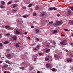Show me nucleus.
<instances>
[{
	"label": "nucleus",
	"instance_id": "obj_1",
	"mask_svg": "<svg viewBox=\"0 0 73 73\" xmlns=\"http://www.w3.org/2000/svg\"><path fill=\"white\" fill-rule=\"evenodd\" d=\"M60 44L62 45H66V40H63L62 41L60 42Z\"/></svg>",
	"mask_w": 73,
	"mask_h": 73
},
{
	"label": "nucleus",
	"instance_id": "obj_2",
	"mask_svg": "<svg viewBox=\"0 0 73 73\" xmlns=\"http://www.w3.org/2000/svg\"><path fill=\"white\" fill-rule=\"evenodd\" d=\"M45 15H46V13L44 11H43L41 13V14H40V16L42 17L44 16Z\"/></svg>",
	"mask_w": 73,
	"mask_h": 73
},
{
	"label": "nucleus",
	"instance_id": "obj_3",
	"mask_svg": "<svg viewBox=\"0 0 73 73\" xmlns=\"http://www.w3.org/2000/svg\"><path fill=\"white\" fill-rule=\"evenodd\" d=\"M56 23H57V24H58V25H61V24L63 23V22H62L57 21L56 22Z\"/></svg>",
	"mask_w": 73,
	"mask_h": 73
},
{
	"label": "nucleus",
	"instance_id": "obj_4",
	"mask_svg": "<svg viewBox=\"0 0 73 73\" xmlns=\"http://www.w3.org/2000/svg\"><path fill=\"white\" fill-rule=\"evenodd\" d=\"M8 66V65H7V64H5L3 65V66H2V68H7Z\"/></svg>",
	"mask_w": 73,
	"mask_h": 73
},
{
	"label": "nucleus",
	"instance_id": "obj_5",
	"mask_svg": "<svg viewBox=\"0 0 73 73\" xmlns=\"http://www.w3.org/2000/svg\"><path fill=\"white\" fill-rule=\"evenodd\" d=\"M6 57H7V58H11V54H7Z\"/></svg>",
	"mask_w": 73,
	"mask_h": 73
},
{
	"label": "nucleus",
	"instance_id": "obj_6",
	"mask_svg": "<svg viewBox=\"0 0 73 73\" xmlns=\"http://www.w3.org/2000/svg\"><path fill=\"white\" fill-rule=\"evenodd\" d=\"M69 23L70 25H73V20H70L69 21Z\"/></svg>",
	"mask_w": 73,
	"mask_h": 73
},
{
	"label": "nucleus",
	"instance_id": "obj_7",
	"mask_svg": "<svg viewBox=\"0 0 73 73\" xmlns=\"http://www.w3.org/2000/svg\"><path fill=\"white\" fill-rule=\"evenodd\" d=\"M54 57L55 58H59V56L57 54H55L54 55Z\"/></svg>",
	"mask_w": 73,
	"mask_h": 73
},
{
	"label": "nucleus",
	"instance_id": "obj_8",
	"mask_svg": "<svg viewBox=\"0 0 73 73\" xmlns=\"http://www.w3.org/2000/svg\"><path fill=\"white\" fill-rule=\"evenodd\" d=\"M40 46H41L39 44L37 45L36 48L37 49L38 48V49H40Z\"/></svg>",
	"mask_w": 73,
	"mask_h": 73
},
{
	"label": "nucleus",
	"instance_id": "obj_9",
	"mask_svg": "<svg viewBox=\"0 0 73 73\" xmlns=\"http://www.w3.org/2000/svg\"><path fill=\"white\" fill-rule=\"evenodd\" d=\"M1 3L2 5H5V2L3 1H1Z\"/></svg>",
	"mask_w": 73,
	"mask_h": 73
},
{
	"label": "nucleus",
	"instance_id": "obj_10",
	"mask_svg": "<svg viewBox=\"0 0 73 73\" xmlns=\"http://www.w3.org/2000/svg\"><path fill=\"white\" fill-rule=\"evenodd\" d=\"M13 39L15 41H16V39H17V38L16 36H13Z\"/></svg>",
	"mask_w": 73,
	"mask_h": 73
},
{
	"label": "nucleus",
	"instance_id": "obj_11",
	"mask_svg": "<svg viewBox=\"0 0 73 73\" xmlns=\"http://www.w3.org/2000/svg\"><path fill=\"white\" fill-rule=\"evenodd\" d=\"M19 43H17L16 44H15V46L16 47H19Z\"/></svg>",
	"mask_w": 73,
	"mask_h": 73
},
{
	"label": "nucleus",
	"instance_id": "obj_12",
	"mask_svg": "<svg viewBox=\"0 0 73 73\" xmlns=\"http://www.w3.org/2000/svg\"><path fill=\"white\" fill-rule=\"evenodd\" d=\"M56 33H57V30H54V31L53 32V34H55Z\"/></svg>",
	"mask_w": 73,
	"mask_h": 73
},
{
	"label": "nucleus",
	"instance_id": "obj_13",
	"mask_svg": "<svg viewBox=\"0 0 73 73\" xmlns=\"http://www.w3.org/2000/svg\"><path fill=\"white\" fill-rule=\"evenodd\" d=\"M16 33L17 34V35H18L19 34H20V32L17 31V30H16Z\"/></svg>",
	"mask_w": 73,
	"mask_h": 73
},
{
	"label": "nucleus",
	"instance_id": "obj_14",
	"mask_svg": "<svg viewBox=\"0 0 73 73\" xmlns=\"http://www.w3.org/2000/svg\"><path fill=\"white\" fill-rule=\"evenodd\" d=\"M34 69V67L33 66H30V70H32V69Z\"/></svg>",
	"mask_w": 73,
	"mask_h": 73
},
{
	"label": "nucleus",
	"instance_id": "obj_15",
	"mask_svg": "<svg viewBox=\"0 0 73 73\" xmlns=\"http://www.w3.org/2000/svg\"><path fill=\"white\" fill-rule=\"evenodd\" d=\"M17 7V4H14L13 5V8H15V7Z\"/></svg>",
	"mask_w": 73,
	"mask_h": 73
},
{
	"label": "nucleus",
	"instance_id": "obj_16",
	"mask_svg": "<svg viewBox=\"0 0 73 73\" xmlns=\"http://www.w3.org/2000/svg\"><path fill=\"white\" fill-rule=\"evenodd\" d=\"M68 13L69 15H70L71 14V10H68Z\"/></svg>",
	"mask_w": 73,
	"mask_h": 73
},
{
	"label": "nucleus",
	"instance_id": "obj_17",
	"mask_svg": "<svg viewBox=\"0 0 73 73\" xmlns=\"http://www.w3.org/2000/svg\"><path fill=\"white\" fill-rule=\"evenodd\" d=\"M46 66L47 67H49L51 66L50 65V64H46Z\"/></svg>",
	"mask_w": 73,
	"mask_h": 73
},
{
	"label": "nucleus",
	"instance_id": "obj_18",
	"mask_svg": "<svg viewBox=\"0 0 73 73\" xmlns=\"http://www.w3.org/2000/svg\"><path fill=\"white\" fill-rule=\"evenodd\" d=\"M35 31H36V33H38V32H39V31H40L39 30H38V29H36Z\"/></svg>",
	"mask_w": 73,
	"mask_h": 73
},
{
	"label": "nucleus",
	"instance_id": "obj_19",
	"mask_svg": "<svg viewBox=\"0 0 73 73\" xmlns=\"http://www.w3.org/2000/svg\"><path fill=\"white\" fill-rule=\"evenodd\" d=\"M39 7L38 6H36L35 7V10H38L39 9Z\"/></svg>",
	"mask_w": 73,
	"mask_h": 73
},
{
	"label": "nucleus",
	"instance_id": "obj_20",
	"mask_svg": "<svg viewBox=\"0 0 73 73\" xmlns=\"http://www.w3.org/2000/svg\"><path fill=\"white\" fill-rule=\"evenodd\" d=\"M45 61H49V58H45Z\"/></svg>",
	"mask_w": 73,
	"mask_h": 73
},
{
	"label": "nucleus",
	"instance_id": "obj_21",
	"mask_svg": "<svg viewBox=\"0 0 73 73\" xmlns=\"http://www.w3.org/2000/svg\"><path fill=\"white\" fill-rule=\"evenodd\" d=\"M9 43V42L8 41H6L4 42L5 44H7Z\"/></svg>",
	"mask_w": 73,
	"mask_h": 73
},
{
	"label": "nucleus",
	"instance_id": "obj_22",
	"mask_svg": "<svg viewBox=\"0 0 73 73\" xmlns=\"http://www.w3.org/2000/svg\"><path fill=\"white\" fill-rule=\"evenodd\" d=\"M5 62H6V63H7V64H10V62H9V60H8L5 61Z\"/></svg>",
	"mask_w": 73,
	"mask_h": 73
},
{
	"label": "nucleus",
	"instance_id": "obj_23",
	"mask_svg": "<svg viewBox=\"0 0 73 73\" xmlns=\"http://www.w3.org/2000/svg\"><path fill=\"white\" fill-rule=\"evenodd\" d=\"M0 8H5V6H4L3 5H1L0 6Z\"/></svg>",
	"mask_w": 73,
	"mask_h": 73
},
{
	"label": "nucleus",
	"instance_id": "obj_24",
	"mask_svg": "<svg viewBox=\"0 0 73 73\" xmlns=\"http://www.w3.org/2000/svg\"><path fill=\"white\" fill-rule=\"evenodd\" d=\"M67 61L68 62H71L72 61V59H68L67 60Z\"/></svg>",
	"mask_w": 73,
	"mask_h": 73
},
{
	"label": "nucleus",
	"instance_id": "obj_25",
	"mask_svg": "<svg viewBox=\"0 0 73 73\" xmlns=\"http://www.w3.org/2000/svg\"><path fill=\"white\" fill-rule=\"evenodd\" d=\"M50 51V49L49 48H48L47 49H46V51L45 52H49V51Z\"/></svg>",
	"mask_w": 73,
	"mask_h": 73
},
{
	"label": "nucleus",
	"instance_id": "obj_26",
	"mask_svg": "<svg viewBox=\"0 0 73 73\" xmlns=\"http://www.w3.org/2000/svg\"><path fill=\"white\" fill-rule=\"evenodd\" d=\"M9 27V26H5V28L6 29H7V28H8Z\"/></svg>",
	"mask_w": 73,
	"mask_h": 73
},
{
	"label": "nucleus",
	"instance_id": "obj_27",
	"mask_svg": "<svg viewBox=\"0 0 73 73\" xmlns=\"http://www.w3.org/2000/svg\"><path fill=\"white\" fill-rule=\"evenodd\" d=\"M54 10H57V8H56L55 7H54L52 8Z\"/></svg>",
	"mask_w": 73,
	"mask_h": 73
},
{
	"label": "nucleus",
	"instance_id": "obj_28",
	"mask_svg": "<svg viewBox=\"0 0 73 73\" xmlns=\"http://www.w3.org/2000/svg\"><path fill=\"white\" fill-rule=\"evenodd\" d=\"M32 3L29 4V5H28V7H32Z\"/></svg>",
	"mask_w": 73,
	"mask_h": 73
},
{
	"label": "nucleus",
	"instance_id": "obj_29",
	"mask_svg": "<svg viewBox=\"0 0 73 73\" xmlns=\"http://www.w3.org/2000/svg\"><path fill=\"white\" fill-rule=\"evenodd\" d=\"M52 70L53 72H55L56 71V69L54 68H52Z\"/></svg>",
	"mask_w": 73,
	"mask_h": 73
},
{
	"label": "nucleus",
	"instance_id": "obj_30",
	"mask_svg": "<svg viewBox=\"0 0 73 73\" xmlns=\"http://www.w3.org/2000/svg\"><path fill=\"white\" fill-rule=\"evenodd\" d=\"M6 36H10V34H7L6 35Z\"/></svg>",
	"mask_w": 73,
	"mask_h": 73
},
{
	"label": "nucleus",
	"instance_id": "obj_31",
	"mask_svg": "<svg viewBox=\"0 0 73 73\" xmlns=\"http://www.w3.org/2000/svg\"><path fill=\"white\" fill-rule=\"evenodd\" d=\"M53 22L51 21V22H49V24H53Z\"/></svg>",
	"mask_w": 73,
	"mask_h": 73
},
{
	"label": "nucleus",
	"instance_id": "obj_32",
	"mask_svg": "<svg viewBox=\"0 0 73 73\" xmlns=\"http://www.w3.org/2000/svg\"><path fill=\"white\" fill-rule=\"evenodd\" d=\"M64 31H67V32H69V30L68 29H64Z\"/></svg>",
	"mask_w": 73,
	"mask_h": 73
},
{
	"label": "nucleus",
	"instance_id": "obj_33",
	"mask_svg": "<svg viewBox=\"0 0 73 73\" xmlns=\"http://www.w3.org/2000/svg\"><path fill=\"white\" fill-rule=\"evenodd\" d=\"M70 9L73 11V7H71L70 8Z\"/></svg>",
	"mask_w": 73,
	"mask_h": 73
},
{
	"label": "nucleus",
	"instance_id": "obj_34",
	"mask_svg": "<svg viewBox=\"0 0 73 73\" xmlns=\"http://www.w3.org/2000/svg\"><path fill=\"white\" fill-rule=\"evenodd\" d=\"M3 45L2 43H0V46H3Z\"/></svg>",
	"mask_w": 73,
	"mask_h": 73
},
{
	"label": "nucleus",
	"instance_id": "obj_35",
	"mask_svg": "<svg viewBox=\"0 0 73 73\" xmlns=\"http://www.w3.org/2000/svg\"><path fill=\"white\" fill-rule=\"evenodd\" d=\"M22 8L24 9H26V7H22Z\"/></svg>",
	"mask_w": 73,
	"mask_h": 73
},
{
	"label": "nucleus",
	"instance_id": "obj_36",
	"mask_svg": "<svg viewBox=\"0 0 73 73\" xmlns=\"http://www.w3.org/2000/svg\"><path fill=\"white\" fill-rule=\"evenodd\" d=\"M36 13H35L33 14V16H36Z\"/></svg>",
	"mask_w": 73,
	"mask_h": 73
},
{
	"label": "nucleus",
	"instance_id": "obj_37",
	"mask_svg": "<svg viewBox=\"0 0 73 73\" xmlns=\"http://www.w3.org/2000/svg\"><path fill=\"white\" fill-rule=\"evenodd\" d=\"M70 56L71 57H73V55L72 54H70Z\"/></svg>",
	"mask_w": 73,
	"mask_h": 73
},
{
	"label": "nucleus",
	"instance_id": "obj_38",
	"mask_svg": "<svg viewBox=\"0 0 73 73\" xmlns=\"http://www.w3.org/2000/svg\"><path fill=\"white\" fill-rule=\"evenodd\" d=\"M53 43H54V45H55L56 44V42H55V41H53Z\"/></svg>",
	"mask_w": 73,
	"mask_h": 73
},
{
	"label": "nucleus",
	"instance_id": "obj_39",
	"mask_svg": "<svg viewBox=\"0 0 73 73\" xmlns=\"http://www.w3.org/2000/svg\"><path fill=\"white\" fill-rule=\"evenodd\" d=\"M27 38H28V39H29V40H30V39H31V38H30V37H27Z\"/></svg>",
	"mask_w": 73,
	"mask_h": 73
},
{
	"label": "nucleus",
	"instance_id": "obj_40",
	"mask_svg": "<svg viewBox=\"0 0 73 73\" xmlns=\"http://www.w3.org/2000/svg\"><path fill=\"white\" fill-rule=\"evenodd\" d=\"M31 28H34V26L33 25H32L31 26Z\"/></svg>",
	"mask_w": 73,
	"mask_h": 73
},
{
	"label": "nucleus",
	"instance_id": "obj_41",
	"mask_svg": "<svg viewBox=\"0 0 73 73\" xmlns=\"http://www.w3.org/2000/svg\"><path fill=\"white\" fill-rule=\"evenodd\" d=\"M38 54H39V56H41L42 55V54L41 53H39Z\"/></svg>",
	"mask_w": 73,
	"mask_h": 73
},
{
	"label": "nucleus",
	"instance_id": "obj_42",
	"mask_svg": "<svg viewBox=\"0 0 73 73\" xmlns=\"http://www.w3.org/2000/svg\"><path fill=\"white\" fill-rule=\"evenodd\" d=\"M49 9H50V11H52V10H53V8H49Z\"/></svg>",
	"mask_w": 73,
	"mask_h": 73
},
{
	"label": "nucleus",
	"instance_id": "obj_43",
	"mask_svg": "<svg viewBox=\"0 0 73 73\" xmlns=\"http://www.w3.org/2000/svg\"><path fill=\"white\" fill-rule=\"evenodd\" d=\"M27 33H27V32H25L24 34H25V35H27Z\"/></svg>",
	"mask_w": 73,
	"mask_h": 73
},
{
	"label": "nucleus",
	"instance_id": "obj_44",
	"mask_svg": "<svg viewBox=\"0 0 73 73\" xmlns=\"http://www.w3.org/2000/svg\"><path fill=\"white\" fill-rule=\"evenodd\" d=\"M11 3V1L10 2H9L8 3V4H10Z\"/></svg>",
	"mask_w": 73,
	"mask_h": 73
},
{
	"label": "nucleus",
	"instance_id": "obj_45",
	"mask_svg": "<svg viewBox=\"0 0 73 73\" xmlns=\"http://www.w3.org/2000/svg\"><path fill=\"white\" fill-rule=\"evenodd\" d=\"M9 50H10L9 49H7L6 50V51L7 52H9Z\"/></svg>",
	"mask_w": 73,
	"mask_h": 73
},
{
	"label": "nucleus",
	"instance_id": "obj_46",
	"mask_svg": "<svg viewBox=\"0 0 73 73\" xmlns=\"http://www.w3.org/2000/svg\"><path fill=\"white\" fill-rule=\"evenodd\" d=\"M49 20H47L46 21V23H48V22H49Z\"/></svg>",
	"mask_w": 73,
	"mask_h": 73
},
{
	"label": "nucleus",
	"instance_id": "obj_47",
	"mask_svg": "<svg viewBox=\"0 0 73 73\" xmlns=\"http://www.w3.org/2000/svg\"><path fill=\"white\" fill-rule=\"evenodd\" d=\"M23 17H24V18H26V17H26V16H25V15H24V16H23Z\"/></svg>",
	"mask_w": 73,
	"mask_h": 73
},
{
	"label": "nucleus",
	"instance_id": "obj_48",
	"mask_svg": "<svg viewBox=\"0 0 73 73\" xmlns=\"http://www.w3.org/2000/svg\"><path fill=\"white\" fill-rule=\"evenodd\" d=\"M17 22H18V23H21V21H19V20L17 21Z\"/></svg>",
	"mask_w": 73,
	"mask_h": 73
},
{
	"label": "nucleus",
	"instance_id": "obj_49",
	"mask_svg": "<svg viewBox=\"0 0 73 73\" xmlns=\"http://www.w3.org/2000/svg\"><path fill=\"white\" fill-rule=\"evenodd\" d=\"M54 25H58L57 24V23H54Z\"/></svg>",
	"mask_w": 73,
	"mask_h": 73
},
{
	"label": "nucleus",
	"instance_id": "obj_50",
	"mask_svg": "<svg viewBox=\"0 0 73 73\" xmlns=\"http://www.w3.org/2000/svg\"><path fill=\"white\" fill-rule=\"evenodd\" d=\"M57 16L58 17H59V16H60V14H57Z\"/></svg>",
	"mask_w": 73,
	"mask_h": 73
},
{
	"label": "nucleus",
	"instance_id": "obj_51",
	"mask_svg": "<svg viewBox=\"0 0 73 73\" xmlns=\"http://www.w3.org/2000/svg\"><path fill=\"white\" fill-rule=\"evenodd\" d=\"M46 46L47 47H49V45L48 44H47L46 45Z\"/></svg>",
	"mask_w": 73,
	"mask_h": 73
},
{
	"label": "nucleus",
	"instance_id": "obj_52",
	"mask_svg": "<svg viewBox=\"0 0 73 73\" xmlns=\"http://www.w3.org/2000/svg\"><path fill=\"white\" fill-rule=\"evenodd\" d=\"M36 40H37V41H38L39 40V39H38V38H36Z\"/></svg>",
	"mask_w": 73,
	"mask_h": 73
},
{
	"label": "nucleus",
	"instance_id": "obj_53",
	"mask_svg": "<svg viewBox=\"0 0 73 73\" xmlns=\"http://www.w3.org/2000/svg\"><path fill=\"white\" fill-rule=\"evenodd\" d=\"M3 62V61H0V64H1Z\"/></svg>",
	"mask_w": 73,
	"mask_h": 73
},
{
	"label": "nucleus",
	"instance_id": "obj_54",
	"mask_svg": "<svg viewBox=\"0 0 73 73\" xmlns=\"http://www.w3.org/2000/svg\"><path fill=\"white\" fill-rule=\"evenodd\" d=\"M37 73H40V72L39 71H38L37 72Z\"/></svg>",
	"mask_w": 73,
	"mask_h": 73
},
{
	"label": "nucleus",
	"instance_id": "obj_55",
	"mask_svg": "<svg viewBox=\"0 0 73 73\" xmlns=\"http://www.w3.org/2000/svg\"><path fill=\"white\" fill-rule=\"evenodd\" d=\"M22 64H23V65L24 64H25V62H23L22 63Z\"/></svg>",
	"mask_w": 73,
	"mask_h": 73
},
{
	"label": "nucleus",
	"instance_id": "obj_56",
	"mask_svg": "<svg viewBox=\"0 0 73 73\" xmlns=\"http://www.w3.org/2000/svg\"><path fill=\"white\" fill-rule=\"evenodd\" d=\"M52 47L53 48H55V46H52Z\"/></svg>",
	"mask_w": 73,
	"mask_h": 73
},
{
	"label": "nucleus",
	"instance_id": "obj_57",
	"mask_svg": "<svg viewBox=\"0 0 73 73\" xmlns=\"http://www.w3.org/2000/svg\"><path fill=\"white\" fill-rule=\"evenodd\" d=\"M13 12H15V10H13Z\"/></svg>",
	"mask_w": 73,
	"mask_h": 73
},
{
	"label": "nucleus",
	"instance_id": "obj_58",
	"mask_svg": "<svg viewBox=\"0 0 73 73\" xmlns=\"http://www.w3.org/2000/svg\"><path fill=\"white\" fill-rule=\"evenodd\" d=\"M37 50V48H35V49H34L35 50Z\"/></svg>",
	"mask_w": 73,
	"mask_h": 73
},
{
	"label": "nucleus",
	"instance_id": "obj_59",
	"mask_svg": "<svg viewBox=\"0 0 73 73\" xmlns=\"http://www.w3.org/2000/svg\"><path fill=\"white\" fill-rule=\"evenodd\" d=\"M70 45H73V43H71Z\"/></svg>",
	"mask_w": 73,
	"mask_h": 73
},
{
	"label": "nucleus",
	"instance_id": "obj_60",
	"mask_svg": "<svg viewBox=\"0 0 73 73\" xmlns=\"http://www.w3.org/2000/svg\"><path fill=\"white\" fill-rule=\"evenodd\" d=\"M7 73H10V72H9V71H7Z\"/></svg>",
	"mask_w": 73,
	"mask_h": 73
},
{
	"label": "nucleus",
	"instance_id": "obj_61",
	"mask_svg": "<svg viewBox=\"0 0 73 73\" xmlns=\"http://www.w3.org/2000/svg\"><path fill=\"white\" fill-rule=\"evenodd\" d=\"M62 36H64V35H61Z\"/></svg>",
	"mask_w": 73,
	"mask_h": 73
},
{
	"label": "nucleus",
	"instance_id": "obj_62",
	"mask_svg": "<svg viewBox=\"0 0 73 73\" xmlns=\"http://www.w3.org/2000/svg\"><path fill=\"white\" fill-rule=\"evenodd\" d=\"M7 72L6 71H4V73H6Z\"/></svg>",
	"mask_w": 73,
	"mask_h": 73
},
{
	"label": "nucleus",
	"instance_id": "obj_63",
	"mask_svg": "<svg viewBox=\"0 0 73 73\" xmlns=\"http://www.w3.org/2000/svg\"><path fill=\"white\" fill-rule=\"evenodd\" d=\"M17 10H15V12H17Z\"/></svg>",
	"mask_w": 73,
	"mask_h": 73
},
{
	"label": "nucleus",
	"instance_id": "obj_64",
	"mask_svg": "<svg viewBox=\"0 0 73 73\" xmlns=\"http://www.w3.org/2000/svg\"><path fill=\"white\" fill-rule=\"evenodd\" d=\"M66 52H68V50H66Z\"/></svg>",
	"mask_w": 73,
	"mask_h": 73
}]
</instances>
